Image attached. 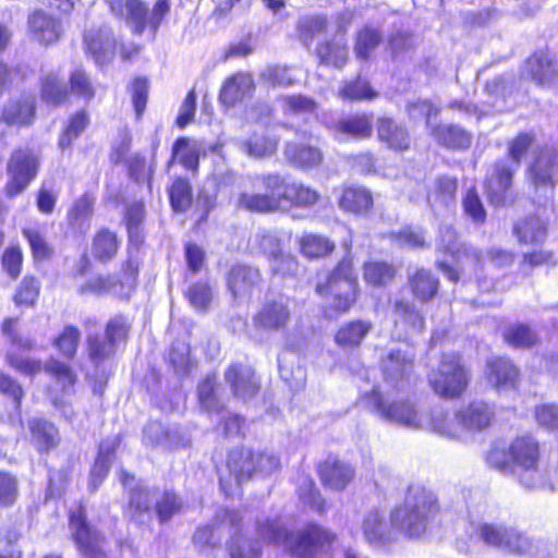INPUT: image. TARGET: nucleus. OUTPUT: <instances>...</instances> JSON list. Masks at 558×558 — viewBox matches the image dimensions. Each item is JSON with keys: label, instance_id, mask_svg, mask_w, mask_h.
<instances>
[{"label": "nucleus", "instance_id": "54", "mask_svg": "<svg viewBox=\"0 0 558 558\" xmlns=\"http://www.w3.org/2000/svg\"><path fill=\"white\" fill-rule=\"evenodd\" d=\"M81 339L80 330L74 326H65L61 335L53 341V345L66 359H73L76 354Z\"/></svg>", "mask_w": 558, "mask_h": 558}, {"label": "nucleus", "instance_id": "29", "mask_svg": "<svg viewBox=\"0 0 558 558\" xmlns=\"http://www.w3.org/2000/svg\"><path fill=\"white\" fill-rule=\"evenodd\" d=\"M255 190L260 191L268 197L276 199V205L281 209L284 207V197L288 182L278 173H263L256 175L253 183Z\"/></svg>", "mask_w": 558, "mask_h": 558}, {"label": "nucleus", "instance_id": "2", "mask_svg": "<svg viewBox=\"0 0 558 558\" xmlns=\"http://www.w3.org/2000/svg\"><path fill=\"white\" fill-rule=\"evenodd\" d=\"M279 468L280 461L275 454L236 448L228 454L225 468L227 473L219 471L220 486L229 496L233 493L234 485L239 486L256 475H269Z\"/></svg>", "mask_w": 558, "mask_h": 558}, {"label": "nucleus", "instance_id": "35", "mask_svg": "<svg viewBox=\"0 0 558 558\" xmlns=\"http://www.w3.org/2000/svg\"><path fill=\"white\" fill-rule=\"evenodd\" d=\"M35 114L34 99L26 97L10 101L3 109L1 119L7 124H29Z\"/></svg>", "mask_w": 558, "mask_h": 558}, {"label": "nucleus", "instance_id": "58", "mask_svg": "<svg viewBox=\"0 0 558 558\" xmlns=\"http://www.w3.org/2000/svg\"><path fill=\"white\" fill-rule=\"evenodd\" d=\"M190 304L199 312H206L213 300L211 288L206 282H196L186 291Z\"/></svg>", "mask_w": 558, "mask_h": 558}, {"label": "nucleus", "instance_id": "64", "mask_svg": "<svg viewBox=\"0 0 558 558\" xmlns=\"http://www.w3.org/2000/svg\"><path fill=\"white\" fill-rule=\"evenodd\" d=\"M270 271L279 276H294L299 271V262L296 257L290 253L280 252L269 262Z\"/></svg>", "mask_w": 558, "mask_h": 558}, {"label": "nucleus", "instance_id": "22", "mask_svg": "<svg viewBox=\"0 0 558 558\" xmlns=\"http://www.w3.org/2000/svg\"><path fill=\"white\" fill-rule=\"evenodd\" d=\"M226 380L231 385L236 397L250 399L259 390L254 371L246 365L234 364L226 372Z\"/></svg>", "mask_w": 558, "mask_h": 558}, {"label": "nucleus", "instance_id": "60", "mask_svg": "<svg viewBox=\"0 0 558 558\" xmlns=\"http://www.w3.org/2000/svg\"><path fill=\"white\" fill-rule=\"evenodd\" d=\"M460 247L456 230L451 226H442L436 244L437 251L460 259Z\"/></svg>", "mask_w": 558, "mask_h": 558}, {"label": "nucleus", "instance_id": "56", "mask_svg": "<svg viewBox=\"0 0 558 558\" xmlns=\"http://www.w3.org/2000/svg\"><path fill=\"white\" fill-rule=\"evenodd\" d=\"M381 35L377 29L365 27L356 35L354 51L357 58L366 59L380 44Z\"/></svg>", "mask_w": 558, "mask_h": 558}, {"label": "nucleus", "instance_id": "49", "mask_svg": "<svg viewBox=\"0 0 558 558\" xmlns=\"http://www.w3.org/2000/svg\"><path fill=\"white\" fill-rule=\"evenodd\" d=\"M68 96L66 86L54 73L47 74L41 84V98L52 106L61 105Z\"/></svg>", "mask_w": 558, "mask_h": 558}, {"label": "nucleus", "instance_id": "52", "mask_svg": "<svg viewBox=\"0 0 558 558\" xmlns=\"http://www.w3.org/2000/svg\"><path fill=\"white\" fill-rule=\"evenodd\" d=\"M144 439L151 446L172 449L175 447L174 435L166 429L159 422H150L144 429Z\"/></svg>", "mask_w": 558, "mask_h": 558}, {"label": "nucleus", "instance_id": "31", "mask_svg": "<svg viewBox=\"0 0 558 558\" xmlns=\"http://www.w3.org/2000/svg\"><path fill=\"white\" fill-rule=\"evenodd\" d=\"M316 54L320 63L342 68L348 60V46L343 36L317 46Z\"/></svg>", "mask_w": 558, "mask_h": 558}, {"label": "nucleus", "instance_id": "9", "mask_svg": "<svg viewBox=\"0 0 558 558\" xmlns=\"http://www.w3.org/2000/svg\"><path fill=\"white\" fill-rule=\"evenodd\" d=\"M40 165L39 155L29 147L14 149L7 162L9 181L5 185V193L13 197L26 190L28 184L36 178Z\"/></svg>", "mask_w": 558, "mask_h": 558}, {"label": "nucleus", "instance_id": "51", "mask_svg": "<svg viewBox=\"0 0 558 558\" xmlns=\"http://www.w3.org/2000/svg\"><path fill=\"white\" fill-rule=\"evenodd\" d=\"M396 270L392 265L384 262H369L364 266V278L373 286H383L391 281Z\"/></svg>", "mask_w": 558, "mask_h": 558}, {"label": "nucleus", "instance_id": "61", "mask_svg": "<svg viewBox=\"0 0 558 558\" xmlns=\"http://www.w3.org/2000/svg\"><path fill=\"white\" fill-rule=\"evenodd\" d=\"M19 497V481L10 472L0 471V507L7 508L15 504Z\"/></svg>", "mask_w": 558, "mask_h": 558}, {"label": "nucleus", "instance_id": "46", "mask_svg": "<svg viewBox=\"0 0 558 558\" xmlns=\"http://www.w3.org/2000/svg\"><path fill=\"white\" fill-rule=\"evenodd\" d=\"M318 198L319 195L315 190L302 183H288L284 204L296 207H311L317 203Z\"/></svg>", "mask_w": 558, "mask_h": 558}, {"label": "nucleus", "instance_id": "20", "mask_svg": "<svg viewBox=\"0 0 558 558\" xmlns=\"http://www.w3.org/2000/svg\"><path fill=\"white\" fill-rule=\"evenodd\" d=\"M28 27L33 37L43 45H51L59 40L62 27L59 20L38 10L28 17Z\"/></svg>", "mask_w": 558, "mask_h": 558}, {"label": "nucleus", "instance_id": "42", "mask_svg": "<svg viewBox=\"0 0 558 558\" xmlns=\"http://www.w3.org/2000/svg\"><path fill=\"white\" fill-rule=\"evenodd\" d=\"M301 253L307 258H320L333 252L336 245L328 238L317 234H305L300 241Z\"/></svg>", "mask_w": 558, "mask_h": 558}, {"label": "nucleus", "instance_id": "38", "mask_svg": "<svg viewBox=\"0 0 558 558\" xmlns=\"http://www.w3.org/2000/svg\"><path fill=\"white\" fill-rule=\"evenodd\" d=\"M436 140L453 149L468 148L471 145L472 136L458 125H441L433 132Z\"/></svg>", "mask_w": 558, "mask_h": 558}, {"label": "nucleus", "instance_id": "11", "mask_svg": "<svg viewBox=\"0 0 558 558\" xmlns=\"http://www.w3.org/2000/svg\"><path fill=\"white\" fill-rule=\"evenodd\" d=\"M317 292L330 294L335 298L337 310L345 312L355 302L356 278L353 274L350 259H342L329 276L326 286L318 284Z\"/></svg>", "mask_w": 558, "mask_h": 558}, {"label": "nucleus", "instance_id": "4", "mask_svg": "<svg viewBox=\"0 0 558 558\" xmlns=\"http://www.w3.org/2000/svg\"><path fill=\"white\" fill-rule=\"evenodd\" d=\"M509 456L519 468V482L527 489L546 488L554 490L547 483V471L539 468V442L530 435L514 438L509 447Z\"/></svg>", "mask_w": 558, "mask_h": 558}, {"label": "nucleus", "instance_id": "47", "mask_svg": "<svg viewBox=\"0 0 558 558\" xmlns=\"http://www.w3.org/2000/svg\"><path fill=\"white\" fill-rule=\"evenodd\" d=\"M328 21L325 16L313 15L304 16L299 20L296 25L299 39L306 46L311 45L315 36L327 31Z\"/></svg>", "mask_w": 558, "mask_h": 558}, {"label": "nucleus", "instance_id": "33", "mask_svg": "<svg viewBox=\"0 0 558 558\" xmlns=\"http://www.w3.org/2000/svg\"><path fill=\"white\" fill-rule=\"evenodd\" d=\"M362 529L365 538L372 544H384L390 537L389 525L378 510H372L364 517Z\"/></svg>", "mask_w": 558, "mask_h": 558}, {"label": "nucleus", "instance_id": "30", "mask_svg": "<svg viewBox=\"0 0 558 558\" xmlns=\"http://www.w3.org/2000/svg\"><path fill=\"white\" fill-rule=\"evenodd\" d=\"M373 325L366 320H352L343 325L336 333L335 340L337 344L344 349H352L363 341L367 333L372 330Z\"/></svg>", "mask_w": 558, "mask_h": 558}, {"label": "nucleus", "instance_id": "10", "mask_svg": "<svg viewBox=\"0 0 558 558\" xmlns=\"http://www.w3.org/2000/svg\"><path fill=\"white\" fill-rule=\"evenodd\" d=\"M70 532L76 548L84 558H108L106 538L86 520L83 506L70 510Z\"/></svg>", "mask_w": 558, "mask_h": 558}, {"label": "nucleus", "instance_id": "44", "mask_svg": "<svg viewBox=\"0 0 558 558\" xmlns=\"http://www.w3.org/2000/svg\"><path fill=\"white\" fill-rule=\"evenodd\" d=\"M29 428L40 450H49L59 444V432L53 424L33 420L29 422Z\"/></svg>", "mask_w": 558, "mask_h": 558}, {"label": "nucleus", "instance_id": "28", "mask_svg": "<svg viewBox=\"0 0 558 558\" xmlns=\"http://www.w3.org/2000/svg\"><path fill=\"white\" fill-rule=\"evenodd\" d=\"M155 493L137 486L130 493L129 513L132 520L138 523L148 522L151 519V505L155 502Z\"/></svg>", "mask_w": 558, "mask_h": 558}, {"label": "nucleus", "instance_id": "15", "mask_svg": "<svg viewBox=\"0 0 558 558\" xmlns=\"http://www.w3.org/2000/svg\"><path fill=\"white\" fill-rule=\"evenodd\" d=\"M485 376L496 390H510L517 388L519 369L510 360L494 357L486 363Z\"/></svg>", "mask_w": 558, "mask_h": 558}, {"label": "nucleus", "instance_id": "16", "mask_svg": "<svg viewBox=\"0 0 558 558\" xmlns=\"http://www.w3.org/2000/svg\"><path fill=\"white\" fill-rule=\"evenodd\" d=\"M558 171V150L553 147L541 149L530 169L531 178L536 187L553 190L554 177Z\"/></svg>", "mask_w": 558, "mask_h": 558}, {"label": "nucleus", "instance_id": "57", "mask_svg": "<svg viewBox=\"0 0 558 558\" xmlns=\"http://www.w3.org/2000/svg\"><path fill=\"white\" fill-rule=\"evenodd\" d=\"M182 508V502L173 493L165 492L155 499V512L161 523L169 521Z\"/></svg>", "mask_w": 558, "mask_h": 558}, {"label": "nucleus", "instance_id": "37", "mask_svg": "<svg viewBox=\"0 0 558 558\" xmlns=\"http://www.w3.org/2000/svg\"><path fill=\"white\" fill-rule=\"evenodd\" d=\"M393 317L396 325L409 327L412 332H421L424 329V319L413 304L399 300L393 304Z\"/></svg>", "mask_w": 558, "mask_h": 558}, {"label": "nucleus", "instance_id": "14", "mask_svg": "<svg viewBox=\"0 0 558 558\" xmlns=\"http://www.w3.org/2000/svg\"><path fill=\"white\" fill-rule=\"evenodd\" d=\"M86 53L89 54L97 64L109 62L116 51V40L112 31L108 26L90 28L84 36Z\"/></svg>", "mask_w": 558, "mask_h": 558}, {"label": "nucleus", "instance_id": "5", "mask_svg": "<svg viewBox=\"0 0 558 558\" xmlns=\"http://www.w3.org/2000/svg\"><path fill=\"white\" fill-rule=\"evenodd\" d=\"M533 141L534 137L530 133L519 134L508 147L511 161H501L494 166L493 172L486 183L487 195L494 205L500 206L506 203L513 173L519 168L521 159L526 154Z\"/></svg>", "mask_w": 558, "mask_h": 558}, {"label": "nucleus", "instance_id": "34", "mask_svg": "<svg viewBox=\"0 0 558 558\" xmlns=\"http://www.w3.org/2000/svg\"><path fill=\"white\" fill-rule=\"evenodd\" d=\"M236 207L257 214L275 213L281 209L276 205L275 198L268 197L258 190L241 193L236 199Z\"/></svg>", "mask_w": 558, "mask_h": 558}, {"label": "nucleus", "instance_id": "50", "mask_svg": "<svg viewBox=\"0 0 558 558\" xmlns=\"http://www.w3.org/2000/svg\"><path fill=\"white\" fill-rule=\"evenodd\" d=\"M40 293V281L34 276H25L16 288L13 301L17 306L32 307Z\"/></svg>", "mask_w": 558, "mask_h": 558}, {"label": "nucleus", "instance_id": "55", "mask_svg": "<svg viewBox=\"0 0 558 558\" xmlns=\"http://www.w3.org/2000/svg\"><path fill=\"white\" fill-rule=\"evenodd\" d=\"M339 95L348 100H372L377 97V93L371 87L369 83L361 77L345 83Z\"/></svg>", "mask_w": 558, "mask_h": 558}, {"label": "nucleus", "instance_id": "6", "mask_svg": "<svg viewBox=\"0 0 558 558\" xmlns=\"http://www.w3.org/2000/svg\"><path fill=\"white\" fill-rule=\"evenodd\" d=\"M427 377L437 396L456 399L466 390L471 373L459 354L448 353L441 356L438 367L432 369Z\"/></svg>", "mask_w": 558, "mask_h": 558}, {"label": "nucleus", "instance_id": "59", "mask_svg": "<svg viewBox=\"0 0 558 558\" xmlns=\"http://www.w3.org/2000/svg\"><path fill=\"white\" fill-rule=\"evenodd\" d=\"M505 340L515 348H530L537 341V336L529 326L517 325L506 330Z\"/></svg>", "mask_w": 558, "mask_h": 558}, {"label": "nucleus", "instance_id": "48", "mask_svg": "<svg viewBox=\"0 0 558 558\" xmlns=\"http://www.w3.org/2000/svg\"><path fill=\"white\" fill-rule=\"evenodd\" d=\"M281 104L284 113L293 116L316 114L319 107L314 98L302 94L284 96Z\"/></svg>", "mask_w": 558, "mask_h": 558}, {"label": "nucleus", "instance_id": "18", "mask_svg": "<svg viewBox=\"0 0 558 558\" xmlns=\"http://www.w3.org/2000/svg\"><path fill=\"white\" fill-rule=\"evenodd\" d=\"M217 520L218 524L206 525L195 532L193 541L196 546L199 548L217 546L221 541L223 530L235 527L240 517L238 512L225 509L217 514Z\"/></svg>", "mask_w": 558, "mask_h": 558}, {"label": "nucleus", "instance_id": "45", "mask_svg": "<svg viewBox=\"0 0 558 558\" xmlns=\"http://www.w3.org/2000/svg\"><path fill=\"white\" fill-rule=\"evenodd\" d=\"M526 68L531 76L539 83L551 80L555 74L553 58L545 51L536 52L529 58Z\"/></svg>", "mask_w": 558, "mask_h": 558}, {"label": "nucleus", "instance_id": "13", "mask_svg": "<svg viewBox=\"0 0 558 558\" xmlns=\"http://www.w3.org/2000/svg\"><path fill=\"white\" fill-rule=\"evenodd\" d=\"M291 318L288 301L283 299L266 302L253 317L255 329L264 331H281Z\"/></svg>", "mask_w": 558, "mask_h": 558}, {"label": "nucleus", "instance_id": "24", "mask_svg": "<svg viewBox=\"0 0 558 558\" xmlns=\"http://www.w3.org/2000/svg\"><path fill=\"white\" fill-rule=\"evenodd\" d=\"M262 277L257 268L236 265L228 276V287L234 298L247 296L260 283Z\"/></svg>", "mask_w": 558, "mask_h": 558}, {"label": "nucleus", "instance_id": "1", "mask_svg": "<svg viewBox=\"0 0 558 558\" xmlns=\"http://www.w3.org/2000/svg\"><path fill=\"white\" fill-rule=\"evenodd\" d=\"M257 533L267 543L284 544L300 558H315L328 550L336 541V534L318 524H307L292 533H288L279 519H265L257 522Z\"/></svg>", "mask_w": 558, "mask_h": 558}, {"label": "nucleus", "instance_id": "21", "mask_svg": "<svg viewBox=\"0 0 558 558\" xmlns=\"http://www.w3.org/2000/svg\"><path fill=\"white\" fill-rule=\"evenodd\" d=\"M319 475L326 487L341 490L353 480L354 470L350 464L329 457L319 465Z\"/></svg>", "mask_w": 558, "mask_h": 558}, {"label": "nucleus", "instance_id": "40", "mask_svg": "<svg viewBox=\"0 0 558 558\" xmlns=\"http://www.w3.org/2000/svg\"><path fill=\"white\" fill-rule=\"evenodd\" d=\"M277 145V140L266 134H254L250 138L241 141L239 147L250 157L264 158L271 156L276 151Z\"/></svg>", "mask_w": 558, "mask_h": 558}, {"label": "nucleus", "instance_id": "23", "mask_svg": "<svg viewBox=\"0 0 558 558\" xmlns=\"http://www.w3.org/2000/svg\"><path fill=\"white\" fill-rule=\"evenodd\" d=\"M254 92V81L250 74L236 73L229 77L220 90L219 100L227 107H233Z\"/></svg>", "mask_w": 558, "mask_h": 558}, {"label": "nucleus", "instance_id": "41", "mask_svg": "<svg viewBox=\"0 0 558 558\" xmlns=\"http://www.w3.org/2000/svg\"><path fill=\"white\" fill-rule=\"evenodd\" d=\"M373 204L372 195L361 187H348L343 191L339 205L342 209L355 214L364 213Z\"/></svg>", "mask_w": 558, "mask_h": 558}, {"label": "nucleus", "instance_id": "3", "mask_svg": "<svg viewBox=\"0 0 558 558\" xmlns=\"http://www.w3.org/2000/svg\"><path fill=\"white\" fill-rule=\"evenodd\" d=\"M435 509L436 499L430 492L410 487L404 505L392 512L391 522L409 537H417L425 532L427 520Z\"/></svg>", "mask_w": 558, "mask_h": 558}, {"label": "nucleus", "instance_id": "26", "mask_svg": "<svg viewBox=\"0 0 558 558\" xmlns=\"http://www.w3.org/2000/svg\"><path fill=\"white\" fill-rule=\"evenodd\" d=\"M118 446V437L100 442L98 456L89 473L92 490H96L108 475Z\"/></svg>", "mask_w": 558, "mask_h": 558}, {"label": "nucleus", "instance_id": "17", "mask_svg": "<svg viewBox=\"0 0 558 558\" xmlns=\"http://www.w3.org/2000/svg\"><path fill=\"white\" fill-rule=\"evenodd\" d=\"M111 12L117 17L125 19L136 35H142L148 26V8L141 0H107Z\"/></svg>", "mask_w": 558, "mask_h": 558}, {"label": "nucleus", "instance_id": "43", "mask_svg": "<svg viewBox=\"0 0 558 558\" xmlns=\"http://www.w3.org/2000/svg\"><path fill=\"white\" fill-rule=\"evenodd\" d=\"M546 225L538 217H530L514 227L519 241L525 244L542 242L546 236Z\"/></svg>", "mask_w": 558, "mask_h": 558}, {"label": "nucleus", "instance_id": "12", "mask_svg": "<svg viewBox=\"0 0 558 558\" xmlns=\"http://www.w3.org/2000/svg\"><path fill=\"white\" fill-rule=\"evenodd\" d=\"M129 324L123 316L111 318L105 330V337L89 335L86 339L87 354L94 364H99L114 355L117 344L125 340Z\"/></svg>", "mask_w": 558, "mask_h": 558}, {"label": "nucleus", "instance_id": "63", "mask_svg": "<svg viewBox=\"0 0 558 558\" xmlns=\"http://www.w3.org/2000/svg\"><path fill=\"white\" fill-rule=\"evenodd\" d=\"M94 199L88 195H83L78 198L71 210L69 211V222L76 228L82 229L84 223L90 218L93 214Z\"/></svg>", "mask_w": 558, "mask_h": 558}, {"label": "nucleus", "instance_id": "27", "mask_svg": "<svg viewBox=\"0 0 558 558\" xmlns=\"http://www.w3.org/2000/svg\"><path fill=\"white\" fill-rule=\"evenodd\" d=\"M284 155L290 163L301 169L317 167L323 161L319 148L304 144L288 143Z\"/></svg>", "mask_w": 558, "mask_h": 558}, {"label": "nucleus", "instance_id": "39", "mask_svg": "<svg viewBox=\"0 0 558 558\" xmlns=\"http://www.w3.org/2000/svg\"><path fill=\"white\" fill-rule=\"evenodd\" d=\"M336 130L354 138H367L372 135L373 120L367 114H356L339 120Z\"/></svg>", "mask_w": 558, "mask_h": 558}, {"label": "nucleus", "instance_id": "19", "mask_svg": "<svg viewBox=\"0 0 558 558\" xmlns=\"http://www.w3.org/2000/svg\"><path fill=\"white\" fill-rule=\"evenodd\" d=\"M413 366L414 355L400 349L390 350L380 362L384 377L390 383L407 378L412 373Z\"/></svg>", "mask_w": 558, "mask_h": 558}, {"label": "nucleus", "instance_id": "25", "mask_svg": "<svg viewBox=\"0 0 558 558\" xmlns=\"http://www.w3.org/2000/svg\"><path fill=\"white\" fill-rule=\"evenodd\" d=\"M378 140L393 150H408L411 145L409 132L392 119L380 118L377 121Z\"/></svg>", "mask_w": 558, "mask_h": 558}, {"label": "nucleus", "instance_id": "8", "mask_svg": "<svg viewBox=\"0 0 558 558\" xmlns=\"http://www.w3.org/2000/svg\"><path fill=\"white\" fill-rule=\"evenodd\" d=\"M374 410L386 421L403 425L410 428H430L435 432L434 423L439 424L442 420V413L434 415L420 413L414 405L407 401H395L389 403L385 401L377 392H373L371 398Z\"/></svg>", "mask_w": 558, "mask_h": 558}, {"label": "nucleus", "instance_id": "62", "mask_svg": "<svg viewBox=\"0 0 558 558\" xmlns=\"http://www.w3.org/2000/svg\"><path fill=\"white\" fill-rule=\"evenodd\" d=\"M507 530L508 527L499 524L481 523L476 527V535L486 545L501 549Z\"/></svg>", "mask_w": 558, "mask_h": 558}, {"label": "nucleus", "instance_id": "7", "mask_svg": "<svg viewBox=\"0 0 558 558\" xmlns=\"http://www.w3.org/2000/svg\"><path fill=\"white\" fill-rule=\"evenodd\" d=\"M495 417V409L487 402L477 400L470 402L457 412L453 420L442 414L439 424L434 423L435 432L453 439L462 438L464 430H483Z\"/></svg>", "mask_w": 558, "mask_h": 558}, {"label": "nucleus", "instance_id": "36", "mask_svg": "<svg viewBox=\"0 0 558 558\" xmlns=\"http://www.w3.org/2000/svg\"><path fill=\"white\" fill-rule=\"evenodd\" d=\"M410 286L414 296L422 302L432 300L439 287L438 279L430 270L418 269L411 278Z\"/></svg>", "mask_w": 558, "mask_h": 558}, {"label": "nucleus", "instance_id": "32", "mask_svg": "<svg viewBox=\"0 0 558 558\" xmlns=\"http://www.w3.org/2000/svg\"><path fill=\"white\" fill-rule=\"evenodd\" d=\"M119 245L120 242L114 232L101 229L93 239L90 253L95 259L107 263L116 256Z\"/></svg>", "mask_w": 558, "mask_h": 558}, {"label": "nucleus", "instance_id": "53", "mask_svg": "<svg viewBox=\"0 0 558 558\" xmlns=\"http://www.w3.org/2000/svg\"><path fill=\"white\" fill-rule=\"evenodd\" d=\"M169 196L175 211H185L192 203V190L189 181L178 178L169 190Z\"/></svg>", "mask_w": 558, "mask_h": 558}]
</instances>
